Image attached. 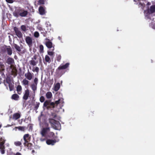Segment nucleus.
<instances>
[{
    "label": "nucleus",
    "mask_w": 155,
    "mask_h": 155,
    "mask_svg": "<svg viewBox=\"0 0 155 155\" xmlns=\"http://www.w3.org/2000/svg\"><path fill=\"white\" fill-rule=\"evenodd\" d=\"M5 140L4 137H0V151L2 154L5 153L4 144Z\"/></svg>",
    "instance_id": "4"
},
{
    "label": "nucleus",
    "mask_w": 155,
    "mask_h": 155,
    "mask_svg": "<svg viewBox=\"0 0 155 155\" xmlns=\"http://www.w3.org/2000/svg\"><path fill=\"white\" fill-rule=\"evenodd\" d=\"M18 129L19 130H21V131H24L25 130V127H15V128L14 129V130H16V129Z\"/></svg>",
    "instance_id": "30"
},
{
    "label": "nucleus",
    "mask_w": 155,
    "mask_h": 155,
    "mask_svg": "<svg viewBox=\"0 0 155 155\" xmlns=\"http://www.w3.org/2000/svg\"><path fill=\"white\" fill-rule=\"evenodd\" d=\"M48 54L50 56H52L53 55L54 52L52 51H48Z\"/></svg>",
    "instance_id": "48"
},
{
    "label": "nucleus",
    "mask_w": 155,
    "mask_h": 155,
    "mask_svg": "<svg viewBox=\"0 0 155 155\" xmlns=\"http://www.w3.org/2000/svg\"><path fill=\"white\" fill-rule=\"evenodd\" d=\"M26 43L29 47H31L32 45L33 40L32 38L27 36L25 39Z\"/></svg>",
    "instance_id": "8"
},
{
    "label": "nucleus",
    "mask_w": 155,
    "mask_h": 155,
    "mask_svg": "<svg viewBox=\"0 0 155 155\" xmlns=\"http://www.w3.org/2000/svg\"><path fill=\"white\" fill-rule=\"evenodd\" d=\"M25 76L28 80H31L33 78V74L29 72V70H28L27 73L25 74Z\"/></svg>",
    "instance_id": "12"
},
{
    "label": "nucleus",
    "mask_w": 155,
    "mask_h": 155,
    "mask_svg": "<svg viewBox=\"0 0 155 155\" xmlns=\"http://www.w3.org/2000/svg\"><path fill=\"white\" fill-rule=\"evenodd\" d=\"M31 138V136L28 134H26L24 135L23 140L25 142L23 144L25 146L28 147L29 145H31V144L29 143Z\"/></svg>",
    "instance_id": "3"
},
{
    "label": "nucleus",
    "mask_w": 155,
    "mask_h": 155,
    "mask_svg": "<svg viewBox=\"0 0 155 155\" xmlns=\"http://www.w3.org/2000/svg\"><path fill=\"white\" fill-rule=\"evenodd\" d=\"M45 40H48V41H50V40L48 39L47 38H46L45 39Z\"/></svg>",
    "instance_id": "55"
},
{
    "label": "nucleus",
    "mask_w": 155,
    "mask_h": 155,
    "mask_svg": "<svg viewBox=\"0 0 155 155\" xmlns=\"http://www.w3.org/2000/svg\"><path fill=\"white\" fill-rule=\"evenodd\" d=\"M47 135L49 136L50 137H52L53 138H54V133L53 132H50V131ZM56 138V137H55V138Z\"/></svg>",
    "instance_id": "32"
},
{
    "label": "nucleus",
    "mask_w": 155,
    "mask_h": 155,
    "mask_svg": "<svg viewBox=\"0 0 155 155\" xmlns=\"http://www.w3.org/2000/svg\"><path fill=\"white\" fill-rule=\"evenodd\" d=\"M17 91H21L22 90V87L21 85H18L17 87Z\"/></svg>",
    "instance_id": "41"
},
{
    "label": "nucleus",
    "mask_w": 155,
    "mask_h": 155,
    "mask_svg": "<svg viewBox=\"0 0 155 155\" xmlns=\"http://www.w3.org/2000/svg\"><path fill=\"white\" fill-rule=\"evenodd\" d=\"M12 99L16 100L18 99L19 97V96L18 94H13L12 96Z\"/></svg>",
    "instance_id": "29"
},
{
    "label": "nucleus",
    "mask_w": 155,
    "mask_h": 155,
    "mask_svg": "<svg viewBox=\"0 0 155 155\" xmlns=\"http://www.w3.org/2000/svg\"><path fill=\"white\" fill-rule=\"evenodd\" d=\"M20 114L18 113H16L13 115L12 118L14 120H17L20 117Z\"/></svg>",
    "instance_id": "20"
},
{
    "label": "nucleus",
    "mask_w": 155,
    "mask_h": 155,
    "mask_svg": "<svg viewBox=\"0 0 155 155\" xmlns=\"http://www.w3.org/2000/svg\"><path fill=\"white\" fill-rule=\"evenodd\" d=\"M32 153H34V152H35V150H32Z\"/></svg>",
    "instance_id": "56"
},
{
    "label": "nucleus",
    "mask_w": 155,
    "mask_h": 155,
    "mask_svg": "<svg viewBox=\"0 0 155 155\" xmlns=\"http://www.w3.org/2000/svg\"><path fill=\"white\" fill-rule=\"evenodd\" d=\"M44 0H39L38 1V3L40 4H44Z\"/></svg>",
    "instance_id": "45"
},
{
    "label": "nucleus",
    "mask_w": 155,
    "mask_h": 155,
    "mask_svg": "<svg viewBox=\"0 0 155 155\" xmlns=\"http://www.w3.org/2000/svg\"><path fill=\"white\" fill-rule=\"evenodd\" d=\"M46 97L48 99L51 98L52 96V94L51 92H48L46 94Z\"/></svg>",
    "instance_id": "28"
},
{
    "label": "nucleus",
    "mask_w": 155,
    "mask_h": 155,
    "mask_svg": "<svg viewBox=\"0 0 155 155\" xmlns=\"http://www.w3.org/2000/svg\"><path fill=\"white\" fill-rule=\"evenodd\" d=\"M18 11L19 13V15L21 17H25L28 14V11L26 10H25L23 8H21L20 7H18Z\"/></svg>",
    "instance_id": "6"
},
{
    "label": "nucleus",
    "mask_w": 155,
    "mask_h": 155,
    "mask_svg": "<svg viewBox=\"0 0 155 155\" xmlns=\"http://www.w3.org/2000/svg\"><path fill=\"white\" fill-rule=\"evenodd\" d=\"M21 30L24 31H25L27 30L26 27L25 25H22L21 27Z\"/></svg>",
    "instance_id": "37"
},
{
    "label": "nucleus",
    "mask_w": 155,
    "mask_h": 155,
    "mask_svg": "<svg viewBox=\"0 0 155 155\" xmlns=\"http://www.w3.org/2000/svg\"><path fill=\"white\" fill-rule=\"evenodd\" d=\"M151 14L155 12V5H152L150 6V8L149 9Z\"/></svg>",
    "instance_id": "22"
},
{
    "label": "nucleus",
    "mask_w": 155,
    "mask_h": 155,
    "mask_svg": "<svg viewBox=\"0 0 155 155\" xmlns=\"http://www.w3.org/2000/svg\"><path fill=\"white\" fill-rule=\"evenodd\" d=\"M46 136L45 137H41L40 138V140L41 142H43L46 140Z\"/></svg>",
    "instance_id": "42"
},
{
    "label": "nucleus",
    "mask_w": 155,
    "mask_h": 155,
    "mask_svg": "<svg viewBox=\"0 0 155 155\" xmlns=\"http://www.w3.org/2000/svg\"><path fill=\"white\" fill-rule=\"evenodd\" d=\"M60 87V84L59 83H57L54 86V90L55 91H58Z\"/></svg>",
    "instance_id": "25"
},
{
    "label": "nucleus",
    "mask_w": 155,
    "mask_h": 155,
    "mask_svg": "<svg viewBox=\"0 0 155 155\" xmlns=\"http://www.w3.org/2000/svg\"><path fill=\"white\" fill-rule=\"evenodd\" d=\"M14 144L16 146H19L21 144V142L19 141H15L14 142Z\"/></svg>",
    "instance_id": "35"
},
{
    "label": "nucleus",
    "mask_w": 155,
    "mask_h": 155,
    "mask_svg": "<svg viewBox=\"0 0 155 155\" xmlns=\"http://www.w3.org/2000/svg\"><path fill=\"white\" fill-rule=\"evenodd\" d=\"M61 59V56L60 55H58L57 57V60L58 61H60Z\"/></svg>",
    "instance_id": "46"
},
{
    "label": "nucleus",
    "mask_w": 155,
    "mask_h": 155,
    "mask_svg": "<svg viewBox=\"0 0 155 155\" xmlns=\"http://www.w3.org/2000/svg\"><path fill=\"white\" fill-rule=\"evenodd\" d=\"M33 35L36 38H38L39 36V34L38 32L36 31L34 32Z\"/></svg>",
    "instance_id": "34"
},
{
    "label": "nucleus",
    "mask_w": 155,
    "mask_h": 155,
    "mask_svg": "<svg viewBox=\"0 0 155 155\" xmlns=\"http://www.w3.org/2000/svg\"><path fill=\"white\" fill-rule=\"evenodd\" d=\"M58 39L59 40H61V38L59 36V37H58Z\"/></svg>",
    "instance_id": "54"
},
{
    "label": "nucleus",
    "mask_w": 155,
    "mask_h": 155,
    "mask_svg": "<svg viewBox=\"0 0 155 155\" xmlns=\"http://www.w3.org/2000/svg\"><path fill=\"white\" fill-rule=\"evenodd\" d=\"M70 65V63L68 62L66 63L64 65L60 66L58 68V70L65 69L68 68Z\"/></svg>",
    "instance_id": "14"
},
{
    "label": "nucleus",
    "mask_w": 155,
    "mask_h": 155,
    "mask_svg": "<svg viewBox=\"0 0 155 155\" xmlns=\"http://www.w3.org/2000/svg\"><path fill=\"white\" fill-rule=\"evenodd\" d=\"M39 105H40V103L39 102H36V103L34 105L35 109V110H37V109L39 107Z\"/></svg>",
    "instance_id": "33"
},
{
    "label": "nucleus",
    "mask_w": 155,
    "mask_h": 155,
    "mask_svg": "<svg viewBox=\"0 0 155 155\" xmlns=\"http://www.w3.org/2000/svg\"><path fill=\"white\" fill-rule=\"evenodd\" d=\"M5 50L9 55H11L12 54V50L10 46H6Z\"/></svg>",
    "instance_id": "13"
},
{
    "label": "nucleus",
    "mask_w": 155,
    "mask_h": 155,
    "mask_svg": "<svg viewBox=\"0 0 155 155\" xmlns=\"http://www.w3.org/2000/svg\"><path fill=\"white\" fill-rule=\"evenodd\" d=\"M22 83L24 86L27 85L28 84L29 81L26 79H24L22 81Z\"/></svg>",
    "instance_id": "27"
},
{
    "label": "nucleus",
    "mask_w": 155,
    "mask_h": 155,
    "mask_svg": "<svg viewBox=\"0 0 155 155\" xmlns=\"http://www.w3.org/2000/svg\"><path fill=\"white\" fill-rule=\"evenodd\" d=\"M6 62L10 65H13L14 63V60L11 58H8L6 61Z\"/></svg>",
    "instance_id": "16"
},
{
    "label": "nucleus",
    "mask_w": 155,
    "mask_h": 155,
    "mask_svg": "<svg viewBox=\"0 0 155 155\" xmlns=\"http://www.w3.org/2000/svg\"><path fill=\"white\" fill-rule=\"evenodd\" d=\"M13 46L15 49L16 51L18 52H20L21 51V49H22V48H21L20 46L15 44H14L13 45Z\"/></svg>",
    "instance_id": "19"
},
{
    "label": "nucleus",
    "mask_w": 155,
    "mask_h": 155,
    "mask_svg": "<svg viewBox=\"0 0 155 155\" xmlns=\"http://www.w3.org/2000/svg\"><path fill=\"white\" fill-rule=\"evenodd\" d=\"M45 25L47 27H51V25L49 21H46L45 23Z\"/></svg>",
    "instance_id": "43"
},
{
    "label": "nucleus",
    "mask_w": 155,
    "mask_h": 155,
    "mask_svg": "<svg viewBox=\"0 0 155 155\" xmlns=\"http://www.w3.org/2000/svg\"><path fill=\"white\" fill-rule=\"evenodd\" d=\"M29 91L28 89L25 91V93L23 97V98L24 100H26L28 99L29 96Z\"/></svg>",
    "instance_id": "15"
},
{
    "label": "nucleus",
    "mask_w": 155,
    "mask_h": 155,
    "mask_svg": "<svg viewBox=\"0 0 155 155\" xmlns=\"http://www.w3.org/2000/svg\"><path fill=\"white\" fill-rule=\"evenodd\" d=\"M39 11L40 14L41 15H44L45 14V10L41 6H40L39 8Z\"/></svg>",
    "instance_id": "21"
},
{
    "label": "nucleus",
    "mask_w": 155,
    "mask_h": 155,
    "mask_svg": "<svg viewBox=\"0 0 155 155\" xmlns=\"http://www.w3.org/2000/svg\"><path fill=\"white\" fill-rule=\"evenodd\" d=\"M64 103L63 100L62 98L59 99L57 101H56L55 103L51 102L48 101H46L44 103L43 106L46 107L47 108H49L51 106L53 107H54V105L56 104L58 105V104H61V106H63V103Z\"/></svg>",
    "instance_id": "1"
},
{
    "label": "nucleus",
    "mask_w": 155,
    "mask_h": 155,
    "mask_svg": "<svg viewBox=\"0 0 155 155\" xmlns=\"http://www.w3.org/2000/svg\"><path fill=\"white\" fill-rule=\"evenodd\" d=\"M45 61L48 63H50L51 62L50 59L48 56L46 55L45 56Z\"/></svg>",
    "instance_id": "31"
},
{
    "label": "nucleus",
    "mask_w": 155,
    "mask_h": 155,
    "mask_svg": "<svg viewBox=\"0 0 155 155\" xmlns=\"http://www.w3.org/2000/svg\"><path fill=\"white\" fill-rule=\"evenodd\" d=\"M42 115V113H41V115L40 116H39V117H38V119L39 121L40 122H41V117Z\"/></svg>",
    "instance_id": "50"
},
{
    "label": "nucleus",
    "mask_w": 155,
    "mask_h": 155,
    "mask_svg": "<svg viewBox=\"0 0 155 155\" xmlns=\"http://www.w3.org/2000/svg\"><path fill=\"white\" fill-rule=\"evenodd\" d=\"M6 1L9 3H12L13 2V0H5Z\"/></svg>",
    "instance_id": "47"
},
{
    "label": "nucleus",
    "mask_w": 155,
    "mask_h": 155,
    "mask_svg": "<svg viewBox=\"0 0 155 155\" xmlns=\"http://www.w3.org/2000/svg\"><path fill=\"white\" fill-rule=\"evenodd\" d=\"M45 45L48 48H51L52 47V43L50 41H47L45 42Z\"/></svg>",
    "instance_id": "17"
},
{
    "label": "nucleus",
    "mask_w": 155,
    "mask_h": 155,
    "mask_svg": "<svg viewBox=\"0 0 155 155\" xmlns=\"http://www.w3.org/2000/svg\"><path fill=\"white\" fill-rule=\"evenodd\" d=\"M32 60L34 59V60H36L37 59L36 56L35 55L32 58Z\"/></svg>",
    "instance_id": "51"
},
{
    "label": "nucleus",
    "mask_w": 155,
    "mask_h": 155,
    "mask_svg": "<svg viewBox=\"0 0 155 155\" xmlns=\"http://www.w3.org/2000/svg\"><path fill=\"white\" fill-rule=\"evenodd\" d=\"M41 33L43 34L44 36H45L46 33L45 32H41Z\"/></svg>",
    "instance_id": "52"
},
{
    "label": "nucleus",
    "mask_w": 155,
    "mask_h": 155,
    "mask_svg": "<svg viewBox=\"0 0 155 155\" xmlns=\"http://www.w3.org/2000/svg\"><path fill=\"white\" fill-rule=\"evenodd\" d=\"M39 70V68L38 67H36L35 68H34L32 69V71L34 72H36L37 73H38Z\"/></svg>",
    "instance_id": "36"
},
{
    "label": "nucleus",
    "mask_w": 155,
    "mask_h": 155,
    "mask_svg": "<svg viewBox=\"0 0 155 155\" xmlns=\"http://www.w3.org/2000/svg\"><path fill=\"white\" fill-rule=\"evenodd\" d=\"M5 66L3 64L0 63V74L1 75L4 74L3 71L5 70Z\"/></svg>",
    "instance_id": "18"
},
{
    "label": "nucleus",
    "mask_w": 155,
    "mask_h": 155,
    "mask_svg": "<svg viewBox=\"0 0 155 155\" xmlns=\"http://www.w3.org/2000/svg\"><path fill=\"white\" fill-rule=\"evenodd\" d=\"M49 122L53 129L58 130H60L61 129V125L58 121H56L53 119H49Z\"/></svg>",
    "instance_id": "2"
},
{
    "label": "nucleus",
    "mask_w": 155,
    "mask_h": 155,
    "mask_svg": "<svg viewBox=\"0 0 155 155\" xmlns=\"http://www.w3.org/2000/svg\"><path fill=\"white\" fill-rule=\"evenodd\" d=\"M38 79L37 78H35L34 80V83L33 84H38Z\"/></svg>",
    "instance_id": "40"
},
{
    "label": "nucleus",
    "mask_w": 155,
    "mask_h": 155,
    "mask_svg": "<svg viewBox=\"0 0 155 155\" xmlns=\"http://www.w3.org/2000/svg\"><path fill=\"white\" fill-rule=\"evenodd\" d=\"M37 85L32 83L31 84V88L32 90L35 92L37 89Z\"/></svg>",
    "instance_id": "24"
},
{
    "label": "nucleus",
    "mask_w": 155,
    "mask_h": 155,
    "mask_svg": "<svg viewBox=\"0 0 155 155\" xmlns=\"http://www.w3.org/2000/svg\"><path fill=\"white\" fill-rule=\"evenodd\" d=\"M40 52V53L43 52L44 50V47L42 45H40L39 46Z\"/></svg>",
    "instance_id": "38"
},
{
    "label": "nucleus",
    "mask_w": 155,
    "mask_h": 155,
    "mask_svg": "<svg viewBox=\"0 0 155 155\" xmlns=\"http://www.w3.org/2000/svg\"><path fill=\"white\" fill-rule=\"evenodd\" d=\"M4 84L8 89V85L10 91H12L14 89V85L11 83V81L9 79L6 78V82H5Z\"/></svg>",
    "instance_id": "5"
},
{
    "label": "nucleus",
    "mask_w": 155,
    "mask_h": 155,
    "mask_svg": "<svg viewBox=\"0 0 155 155\" xmlns=\"http://www.w3.org/2000/svg\"><path fill=\"white\" fill-rule=\"evenodd\" d=\"M37 28L38 30H39L40 31H42L43 30V28L42 27L39 26L37 27Z\"/></svg>",
    "instance_id": "49"
},
{
    "label": "nucleus",
    "mask_w": 155,
    "mask_h": 155,
    "mask_svg": "<svg viewBox=\"0 0 155 155\" xmlns=\"http://www.w3.org/2000/svg\"><path fill=\"white\" fill-rule=\"evenodd\" d=\"M18 8H17L15 11L13 13V15L16 18L18 17L19 16V13L18 11Z\"/></svg>",
    "instance_id": "23"
},
{
    "label": "nucleus",
    "mask_w": 155,
    "mask_h": 155,
    "mask_svg": "<svg viewBox=\"0 0 155 155\" xmlns=\"http://www.w3.org/2000/svg\"><path fill=\"white\" fill-rule=\"evenodd\" d=\"M144 13L145 15V18L146 20L150 19V12L149 9H147V10H144Z\"/></svg>",
    "instance_id": "11"
},
{
    "label": "nucleus",
    "mask_w": 155,
    "mask_h": 155,
    "mask_svg": "<svg viewBox=\"0 0 155 155\" xmlns=\"http://www.w3.org/2000/svg\"><path fill=\"white\" fill-rule=\"evenodd\" d=\"M14 29L16 33V35L19 38H21L22 37V34L21 31L18 30L17 28L15 27L14 28Z\"/></svg>",
    "instance_id": "9"
},
{
    "label": "nucleus",
    "mask_w": 155,
    "mask_h": 155,
    "mask_svg": "<svg viewBox=\"0 0 155 155\" xmlns=\"http://www.w3.org/2000/svg\"><path fill=\"white\" fill-rule=\"evenodd\" d=\"M50 128L46 127L43 128L40 132L41 137L46 136L50 132Z\"/></svg>",
    "instance_id": "7"
},
{
    "label": "nucleus",
    "mask_w": 155,
    "mask_h": 155,
    "mask_svg": "<svg viewBox=\"0 0 155 155\" xmlns=\"http://www.w3.org/2000/svg\"><path fill=\"white\" fill-rule=\"evenodd\" d=\"M15 155H22L20 153H19V152H17L16 153Z\"/></svg>",
    "instance_id": "53"
},
{
    "label": "nucleus",
    "mask_w": 155,
    "mask_h": 155,
    "mask_svg": "<svg viewBox=\"0 0 155 155\" xmlns=\"http://www.w3.org/2000/svg\"><path fill=\"white\" fill-rule=\"evenodd\" d=\"M30 64L33 66H35L38 63V61H36L34 60H32L29 61Z\"/></svg>",
    "instance_id": "26"
},
{
    "label": "nucleus",
    "mask_w": 155,
    "mask_h": 155,
    "mask_svg": "<svg viewBox=\"0 0 155 155\" xmlns=\"http://www.w3.org/2000/svg\"><path fill=\"white\" fill-rule=\"evenodd\" d=\"M150 27L153 29H155V24H153L152 23H150L149 24Z\"/></svg>",
    "instance_id": "39"
},
{
    "label": "nucleus",
    "mask_w": 155,
    "mask_h": 155,
    "mask_svg": "<svg viewBox=\"0 0 155 155\" xmlns=\"http://www.w3.org/2000/svg\"><path fill=\"white\" fill-rule=\"evenodd\" d=\"M59 140H56L55 139L54 140L48 139L46 141V143L48 145H54L55 143L59 141Z\"/></svg>",
    "instance_id": "10"
},
{
    "label": "nucleus",
    "mask_w": 155,
    "mask_h": 155,
    "mask_svg": "<svg viewBox=\"0 0 155 155\" xmlns=\"http://www.w3.org/2000/svg\"><path fill=\"white\" fill-rule=\"evenodd\" d=\"M40 101L41 102H43L45 101V98L43 96L41 97L40 98Z\"/></svg>",
    "instance_id": "44"
},
{
    "label": "nucleus",
    "mask_w": 155,
    "mask_h": 155,
    "mask_svg": "<svg viewBox=\"0 0 155 155\" xmlns=\"http://www.w3.org/2000/svg\"><path fill=\"white\" fill-rule=\"evenodd\" d=\"M56 116V115H54V117H55Z\"/></svg>",
    "instance_id": "57"
}]
</instances>
